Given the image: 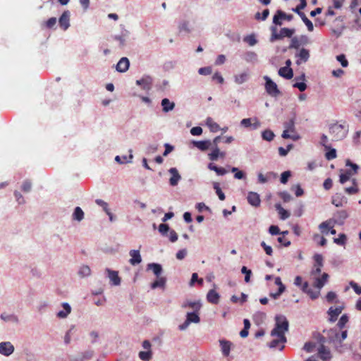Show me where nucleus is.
I'll use <instances>...</instances> for the list:
<instances>
[{
	"instance_id": "6",
	"label": "nucleus",
	"mask_w": 361,
	"mask_h": 361,
	"mask_svg": "<svg viewBox=\"0 0 361 361\" xmlns=\"http://www.w3.org/2000/svg\"><path fill=\"white\" fill-rule=\"evenodd\" d=\"M285 130L282 133V137L284 139L290 138L296 140L299 138L298 135H290L289 133H295V121L293 118L290 119L284 123Z\"/></svg>"
},
{
	"instance_id": "14",
	"label": "nucleus",
	"mask_w": 361,
	"mask_h": 361,
	"mask_svg": "<svg viewBox=\"0 0 361 361\" xmlns=\"http://www.w3.org/2000/svg\"><path fill=\"white\" fill-rule=\"evenodd\" d=\"M278 17H281L282 19L290 21L293 18V16L291 14H287L281 10H278L273 18V23L276 25H281V23L278 22Z\"/></svg>"
},
{
	"instance_id": "44",
	"label": "nucleus",
	"mask_w": 361,
	"mask_h": 361,
	"mask_svg": "<svg viewBox=\"0 0 361 361\" xmlns=\"http://www.w3.org/2000/svg\"><path fill=\"white\" fill-rule=\"evenodd\" d=\"M274 136V133L270 130H265L262 133V139L267 141L273 140Z\"/></svg>"
},
{
	"instance_id": "30",
	"label": "nucleus",
	"mask_w": 361,
	"mask_h": 361,
	"mask_svg": "<svg viewBox=\"0 0 361 361\" xmlns=\"http://www.w3.org/2000/svg\"><path fill=\"white\" fill-rule=\"evenodd\" d=\"M343 304L331 307L328 310L329 316H338L343 310Z\"/></svg>"
},
{
	"instance_id": "39",
	"label": "nucleus",
	"mask_w": 361,
	"mask_h": 361,
	"mask_svg": "<svg viewBox=\"0 0 361 361\" xmlns=\"http://www.w3.org/2000/svg\"><path fill=\"white\" fill-rule=\"evenodd\" d=\"M139 358L142 361H149L152 357V350H146V351H140L138 353Z\"/></svg>"
},
{
	"instance_id": "50",
	"label": "nucleus",
	"mask_w": 361,
	"mask_h": 361,
	"mask_svg": "<svg viewBox=\"0 0 361 361\" xmlns=\"http://www.w3.org/2000/svg\"><path fill=\"white\" fill-rule=\"evenodd\" d=\"M241 272L244 274L245 276V281L248 283L250 280V276L252 275V271L250 269H248L246 267L243 266L241 269Z\"/></svg>"
},
{
	"instance_id": "46",
	"label": "nucleus",
	"mask_w": 361,
	"mask_h": 361,
	"mask_svg": "<svg viewBox=\"0 0 361 361\" xmlns=\"http://www.w3.org/2000/svg\"><path fill=\"white\" fill-rule=\"evenodd\" d=\"M269 10L268 8L267 9H264L262 13V16H261V13L257 12L256 13L255 16V18L256 20H265L267 17L269 16Z\"/></svg>"
},
{
	"instance_id": "3",
	"label": "nucleus",
	"mask_w": 361,
	"mask_h": 361,
	"mask_svg": "<svg viewBox=\"0 0 361 361\" xmlns=\"http://www.w3.org/2000/svg\"><path fill=\"white\" fill-rule=\"evenodd\" d=\"M288 330V322L286 317H276L275 327L271 331V336L276 337H286L285 333Z\"/></svg>"
},
{
	"instance_id": "58",
	"label": "nucleus",
	"mask_w": 361,
	"mask_h": 361,
	"mask_svg": "<svg viewBox=\"0 0 361 361\" xmlns=\"http://www.w3.org/2000/svg\"><path fill=\"white\" fill-rule=\"evenodd\" d=\"M198 73H199V74L203 75H210L212 73V68L211 67L200 68L198 70Z\"/></svg>"
},
{
	"instance_id": "43",
	"label": "nucleus",
	"mask_w": 361,
	"mask_h": 361,
	"mask_svg": "<svg viewBox=\"0 0 361 361\" xmlns=\"http://www.w3.org/2000/svg\"><path fill=\"white\" fill-rule=\"evenodd\" d=\"M64 310H61L57 313L56 316H67L71 312V307L69 304L64 302L62 305Z\"/></svg>"
},
{
	"instance_id": "13",
	"label": "nucleus",
	"mask_w": 361,
	"mask_h": 361,
	"mask_svg": "<svg viewBox=\"0 0 361 361\" xmlns=\"http://www.w3.org/2000/svg\"><path fill=\"white\" fill-rule=\"evenodd\" d=\"M319 357L324 361L329 360L331 358V351L323 343L317 349Z\"/></svg>"
},
{
	"instance_id": "5",
	"label": "nucleus",
	"mask_w": 361,
	"mask_h": 361,
	"mask_svg": "<svg viewBox=\"0 0 361 361\" xmlns=\"http://www.w3.org/2000/svg\"><path fill=\"white\" fill-rule=\"evenodd\" d=\"M329 132L332 135L334 141H338L345 137L348 129L341 124L334 123L329 128Z\"/></svg>"
},
{
	"instance_id": "62",
	"label": "nucleus",
	"mask_w": 361,
	"mask_h": 361,
	"mask_svg": "<svg viewBox=\"0 0 361 361\" xmlns=\"http://www.w3.org/2000/svg\"><path fill=\"white\" fill-rule=\"evenodd\" d=\"M190 133L192 135H200L202 133V128L199 126L193 127L190 130Z\"/></svg>"
},
{
	"instance_id": "2",
	"label": "nucleus",
	"mask_w": 361,
	"mask_h": 361,
	"mask_svg": "<svg viewBox=\"0 0 361 361\" xmlns=\"http://www.w3.org/2000/svg\"><path fill=\"white\" fill-rule=\"evenodd\" d=\"M348 322V317H340L336 326L331 329L327 333L329 341L334 344V346L339 353H343L342 342L348 336L347 329H344Z\"/></svg>"
},
{
	"instance_id": "54",
	"label": "nucleus",
	"mask_w": 361,
	"mask_h": 361,
	"mask_svg": "<svg viewBox=\"0 0 361 361\" xmlns=\"http://www.w3.org/2000/svg\"><path fill=\"white\" fill-rule=\"evenodd\" d=\"M334 243L343 245L345 243L346 241V235L343 233H341L337 238H334Z\"/></svg>"
},
{
	"instance_id": "57",
	"label": "nucleus",
	"mask_w": 361,
	"mask_h": 361,
	"mask_svg": "<svg viewBox=\"0 0 361 361\" xmlns=\"http://www.w3.org/2000/svg\"><path fill=\"white\" fill-rule=\"evenodd\" d=\"M31 188H32V184H31L30 181L25 180L23 182L21 188L23 192H28L31 190Z\"/></svg>"
},
{
	"instance_id": "37",
	"label": "nucleus",
	"mask_w": 361,
	"mask_h": 361,
	"mask_svg": "<svg viewBox=\"0 0 361 361\" xmlns=\"http://www.w3.org/2000/svg\"><path fill=\"white\" fill-rule=\"evenodd\" d=\"M286 342V337H276V338L274 339L269 343V347L270 348H275L279 346L280 343H284Z\"/></svg>"
},
{
	"instance_id": "47",
	"label": "nucleus",
	"mask_w": 361,
	"mask_h": 361,
	"mask_svg": "<svg viewBox=\"0 0 361 361\" xmlns=\"http://www.w3.org/2000/svg\"><path fill=\"white\" fill-rule=\"evenodd\" d=\"M78 274L82 277L88 276L91 274V269L88 266L84 265L80 267Z\"/></svg>"
},
{
	"instance_id": "42",
	"label": "nucleus",
	"mask_w": 361,
	"mask_h": 361,
	"mask_svg": "<svg viewBox=\"0 0 361 361\" xmlns=\"http://www.w3.org/2000/svg\"><path fill=\"white\" fill-rule=\"evenodd\" d=\"M213 188L215 190L216 193L218 195L219 200L221 201H224L226 198V196H225L224 193L222 192V190L219 186V183L214 182L213 183Z\"/></svg>"
},
{
	"instance_id": "36",
	"label": "nucleus",
	"mask_w": 361,
	"mask_h": 361,
	"mask_svg": "<svg viewBox=\"0 0 361 361\" xmlns=\"http://www.w3.org/2000/svg\"><path fill=\"white\" fill-rule=\"evenodd\" d=\"M208 169L211 171H214L219 176H224L227 173V171L222 167H218L212 163L209 164Z\"/></svg>"
},
{
	"instance_id": "55",
	"label": "nucleus",
	"mask_w": 361,
	"mask_h": 361,
	"mask_svg": "<svg viewBox=\"0 0 361 361\" xmlns=\"http://www.w3.org/2000/svg\"><path fill=\"white\" fill-rule=\"evenodd\" d=\"M290 176L291 174L289 171L283 172L281 176V183L283 184H286L288 182V178L290 177Z\"/></svg>"
},
{
	"instance_id": "23",
	"label": "nucleus",
	"mask_w": 361,
	"mask_h": 361,
	"mask_svg": "<svg viewBox=\"0 0 361 361\" xmlns=\"http://www.w3.org/2000/svg\"><path fill=\"white\" fill-rule=\"evenodd\" d=\"M279 75L286 79H291L293 76V71L290 67H281L279 70Z\"/></svg>"
},
{
	"instance_id": "15",
	"label": "nucleus",
	"mask_w": 361,
	"mask_h": 361,
	"mask_svg": "<svg viewBox=\"0 0 361 361\" xmlns=\"http://www.w3.org/2000/svg\"><path fill=\"white\" fill-rule=\"evenodd\" d=\"M219 344L222 354L226 357L228 356L233 343L229 341L221 339L219 340Z\"/></svg>"
},
{
	"instance_id": "31",
	"label": "nucleus",
	"mask_w": 361,
	"mask_h": 361,
	"mask_svg": "<svg viewBox=\"0 0 361 361\" xmlns=\"http://www.w3.org/2000/svg\"><path fill=\"white\" fill-rule=\"evenodd\" d=\"M192 143L194 146L202 151H206L211 145V142L209 140L193 141Z\"/></svg>"
},
{
	"instance_id": "51",
	"label": "nucleus",
	"mask_w": 361,
	"mask_h": 361,
	"mask_svg": "<svg viewBox=\"0 0 361 361\" xmlns=\"http://www.w3.org/2000/svg\"><path fill=\"white\" fill-rule=\"evenodd\" d=\"M329 150L326 153L325 157L327 160H332L335 158H336V151L335 149L331 148L329 149Z\"/></svg>"
},
{
	"instance_id": "61",
	"label": "nucleus",
	"mask_w": 361,
	"mask_h": 361,
	"mask_svg": "<svg viewBox=\"0 0 361 361\" xmlns=\"http://www.w3.org/2000/svg\"><path fill=\"white\" fill-rule=\"evenodd\" d=\"M169 231V226L166 224H161L159 226V231L162 234L165 235Z\"/></svg>"
},
{
	"instance_id": "4",
	"label": "nucleus",
	"mask_w": 361,
	"mask_h": 361,
	"mask_svg": "<svg viewBox=\"0 0 361 361\" xmlns=\"http://www.w3.org/2000/svg\"><path fill=\"white\" fill-rule=\"evenodd\" d=\"M276 27L272 26L271 27V35L270 38L271 42H274L276 40L282 39L284 37H292L293 34L295 33V29H290L287 27H283L280 30L279 33L276 32Z\"/></svg>"
},
{
	"instance_id": "21",
	"label": "nucleus",
	"mask_w": 361,
	"mask_h": 361,
	"mask_svg": "<svg viewBox=\"0 0 361 361\" xmlns=\"http://www.w3.org/2000/svg\"><path fill=\"white\" fill-rule=\"evenodd\" d=\"M129 254L131 257L129 262L132 265H136L141 262L142 258L139 250H132Z\"/></svg>"
},
{
	"instance_id": "49",
	"label": "nucleus",
	"mask_w": 361,
	"mask_h": 361,
	"mask_svg": "<svg viewBox=\"0 0 361 361\" xmlns=\"http://www.w3.org/2000/svg\"><path fill=\"white\" fill-rule=\"evenodd\" d=\"M300 4L298 6H297L296 8H293V11L298 13V15L300 13H303L302 11H301V10L304 9L307 6L306 0H300Z\"/></svg>"
},
{
	"instance_id": "64",
	"label": "nucleus",
	"mask_w": 361,
	"mask_h": 361,
	"mask_svg": "<svg viewBox=\"0 0 361 361\" xmlns=\"http://www.w3.org/2000/svg\"><path fill=\"white\" fill-rule=\"evenodd\" d=\"M278 242L285 247H288L290 245V241L286 238L284 236L279 237Z\"/></svg>"
},
{
	"instance_id": "38",
	"label": "nucleus",
	"mask_w": 361,
	"mask_h": 361,
	"mask_svg": "<svg viewBox=\"0 0 361 361\" xmlns=\"http://www.w3.org/2000/svg\"><path fill=\"white\" fill-rule=\"evenodd\" d=\"M299 16L301 18L303 23L306 25L307 30L310 32L313 31L314 26L311 20H310L304 13H299Z\"/></svg>"
},
{
	"instance_id": "60",
	"label": "nucleus",
	"mask_w": 361,
	"mask_h": 361,
	"mask_svg": "<svg viewBox=\"0 0 361 361\" xmlns=\"http://www.w3.org/2000/svg\"><path fill=\"white\" fill-rule=\"evenodd\" d=\"M261 246L264 248L265 252L268 255H271L273 253V250L271 246L267 245L265 242L262 241L261 243Z\"/></svg>"
},
{
	"instance_id": "1",
	"label": "nucleus",
	"mask_w": 361,
	"mask_h": 361,
	"mask_svg": "<svg viewBox=\"0 0 361 361\" xmlns=\"http://www.w3.org/2000/svg\"><path fill=\"white\" fill-rule=\"evenodd\" d=\"M314 264L310 271V276L313 279V286L316 290H312L309 283L305 281L302 286V291L307 293L312 299L317 298L320 295V290L327 282L329 276L324 272L320 276L322 268L323 267V257L322 255L316 254L314 255Z\"/></svg>"
},
{
	"instance_id": "52",
	"label": "nucleus",
	"mask_w": 361,
	"mask_h": 361,
	"mask_svg": "<svg viewBox=\"0 0 361 361\" xmlns=\"http://www.w3.org/2000/svg\"><path fill=\"white\" fill-rule=\"evenodd\" d=\"M94 355V351L89 350L82 353L80 361H83L85 360H90L92 357Z\"/></svg>"
},
{
	"instance_id": "17",
	"label": "nucleus",
	"mask_w": 361,
	"mask_h": 361,
	"mask_svg": "<svg viewBox=\"0 0 361 361\" xmlns=\"http://www.w3.org/2000/svg\"><path fill=\"white\" fill-rule=\"evenodd\" d=\"M69 20H70V13L68 11H64L61 17L59 18V25L64 30H67L69 27Z\"/></svg>"
},
{
	"instance_id": "26",
	"label": "nucleus",
	"mask_w": 361,
	"mask_h": 361,
	"mask_svg": "<svg viewBox=\"0 0 361 361\" xmlns=\"http://www.w3.org/2000/svg\"><path fill=\"white\" fill-rule=\"evenodd\" d=\"M147 269L152 270L154 274L159 278L162 273V267L161 264L157 263H150L147 265Z\"/></svg>"
},
{
	"instance_id": "8",
	"label": "nucleus",
	"mask_w": 361,
	"mask_h": 361,
	"mask_svg": "<svg viewBox=\"0 0 361 361\" xmlns=\"http://www.w3.org/2000/svg\"><path fill=\"white\" fill-rule=\"evenodd\" d=\"M310 57V50L305 48H301L295 54L296 59L295 63L298 66L306 63Z\"/></svg>"
},
{
	"instance_id": "33",
	"label": "nucleus",
	"mask_w": 361,
	"mask_h": 361,
	"mask_svg": "<svg viewBox=\"0 0 361 361\" xmlns=\"http://www.w3.org/2000/svg\"><path fill=\"white\" fill-rule=\"evenodd\" d=\"M353 185L350 187H347L344 189L345 193L348 195H355L359 192V188L357 186V183L356 179L353 178L352 180Z\"/></svg>"
},
{
	"instance_id": "56",
	"label": "nucleus",
	"mask_w": 361,
	"mask_h": 361,
	"mask_svg": "<svg viewBox=\"0 0 361 361\" xmlns=\"http://www.w3.org/2000/svg\"><path fill=\"white\" fill-rule=\"evenodd\" d=\"M279 195L285 202H288L292 199L291 195L286 191L279 192Z\"/></svg>"
},
{
	"instance_id": "40",
	"label": "nucleus",
	"mask_w": 361,
	"mask_h": 361,
	"mask_svg": "<svg viewBox=\"0 0 361 361\" xmlns=\"http://www.w3.org/2000/svg\"><path fill=\"white\" fill-rule=\"evenodd\" d=\"M84 218V212L82 209L79 207H75L74 212L73 214V219L80 221Z\"/></svg>"
},
{
	"instance_id": "27",
	"label": "nucleus",
	"mask_w": 361,
	"mask_h": 361,
	"mask_svg": "<svg viewBox=\"0 0 361 361\" xmlns=\"http://www.w3.org/2000/svg\"><path fill=\"white\" fill-rule=\"evenodd\" d=\"M206 124L209 128L210 131L213 133H216L221 129L219 125L216 123L211 117H208L206 119Z\"/></svg>"
},
{
	"instance_id": "16",
	"label": "nucleus",
	"mask_w": 361,
	"mask_h": 361,
	"mask_svg": "<svg viewBox=\"0 0 361 361\" xmlns=\"http://www.w3.org/2000/svg\"><path fill=\"white\" fill-rule=\"evenodd\" d=\"M106 271L108 274V277L114 286H118L121 283V278L118 276V273L116 271H113L109 269H106Z\"/></svg>"
},
{
	"instance_id": "35",
	"label": "nucleus",
	"mask_w": 361,
	"mask_h": 361,
	"mask_svg": "<svg viewBox=\"0 0 361 361\" xmlns=\"http://www.w3.org/2000/svg\"><path fill=\"white\" fill-rule=\"evenodd\" d=\"M137 85H142L144 90H149L152 84V79L150 78H142L136 81Z\"/></svg>"
},
{
	"instance_id": "19",
	"label": "nucleus",
	"mask_w": 361,
	"mask_h": 361,
	"mask_svg": "<svg viewBox=\"0 0 361 361\" xmlns=\"http://www.w3.org/2000/svg\"><path fill=\"white\" fill-rule=\"evenodd\" d=\"M169 171L171 174V177L169 179L170 185L172 186L177 185L181 178L178 170L176 168H171Z\"/></svg>"
},
{
	"instance_id": "45",
	"label": "nucleus",
	"mask_w": 361,
	"mask_h": 361,
	"mask_svg": "<svg viewBox=\"0 0 361 361\" xmlns=\"http://www.w3.org/2000/svg\"><path fill=\"white\" fill-rule=\"evenodd\" d=\"M353 175L350 171H347L344 173L340 175L339 181L341 184H344L345 182L350 180V176Z\"/></svg>"
},
{
	"instance_id": "41",
	"label": "nucleus",
	"mask_w": 361,
	"mask_h": 361,
	"mask_svg": "<svg viewBox=\"0 0 361 361\" xmlns=\"http://www.w3.org/2000/svg\"><path fill=\"white\" fill-rule=\"evenodd\" d=\"M302 46L300 44V39L298 37H294L291 38L290 43L288 46V49H300V47Z\"/></svg>"
},
{
	"instance_id": "22",
	"label": "nucleus",
	"mask_w": 361,
	"mask_h": 361,
	"mask_svg": "<svg viewBox=\"0 0 361 361\" xmlns=\"http://www.w3.org/2000/svg\"><path fill=\"white\" fill-rule=\"evenodd\" d=\"M319 228L322 233L327 235L329 230L334 228V221L331 219L325 221L319 224Z\"/></svg>"
},
{
	"instance_id": "48",
	"label": "nucleus",
	"mask_w": 361,
	"mask_h": 361,
	"mask_svg": "<svg viewBox=\"0 0 361 361\" xmlns=\"http://www.w3.org/2000/svg\"><path fill=\"white\" fill-rule=\"evenodd\" d=\"M247 75L245 73H240L235 76V82L237 84H242L247 80Z\"/></svg>"
},
{
	"instance_id": "59",
	"label": "nucleus",
	"mask_w": 361,
	"mask_h": 361,
	"mask_svg": "<svg viewBox=\"0 0 361 361\" xmlns=\"http://www.w3.org/2000/svg\"><path fill=\"white\" fill-rule=\"evenodd\" d=\"M314 347L315 344L314 343L307 342L305 343L303 349L307 353H311L313 351Z\"/></svg>"
},
{
	"instance_id": "29",
	"label": "nucleus",
	"mask_w": 361,
	"mask_h": 361,
	"mask_svg": "<svg viewBox=\"0 0 361 361\" xmlns=\"http://www.w3.org/2000/svg\"><path fill=\"white\" fill-rule=\"evenodd\" d=\"M219 157L224 158L225 157V152H220L217 147L209 154V158L211 161H216Z\"/></svg>"
},
{
	"instance_id": "18",
	"label": "nucleus",
	"mask_w": 361,
	"mask_h": 361,
	"mask_svg": "<svg viewBox=\"0 0 361 361\" xmlns=\"http://www.w3.org/2000/svg\"><path fill=\"white\" fill-rule=\"evenodd\" d=\"M130 62L128 58H121L116 65V71L120 73H124L128 71Z\"/></svg>"
},
{
	"instance_id": "20",
	"label": "nucleus",
	"mask_w": 361,
	"mask_h": 361,
	"mask_svg": "<svg viewBox=\"0 0 361 361\" xmlns=\"http://www.w3.org/2000/svg\"><path fill=\"white\" fill-rule=\"evenodd\" d=\"M247 198L248 202L254 207H258L260 204L259 195L257 192H250Z\"/></svg>"
},
{
	"instance_id": "9",
	"label": "nucleus",
	"mask_w": 361,
	"mask_h": 361,
	"mask_svg": "<svg viewBox=\"0 0 361 361\" xmlns=\"http://www.w3.org/2000/svg\"><path fill=\"white\" fill-rule=\"evenodd\" d=\"M1 324L8 330L15 329L20 322L18 317H1Z\"/></svg>"
},
{
	"instance_id": "28",
	"label": "nucleus",
	"mask_w": 361,
	"mask_h": 361,
	"mask_svg": "<svg viewBox=\"0 0 361 361\" xmlns=\"http://www.w3.org/2000/svg\"><path fill=\"white\" fill-rule=\"evenodd\" d=\"M275 208H276V211L278 212L281 219L285 220L290 216V213L287 210L283 209L282 207V206L281 205V204H279V203L276 204Z\"/></svg>"
},
{
	"instance_id": "32",
	"label": "nucleus",
	"mask_w": 361,
	"mask_h": 361,
	"mask_svg": "<svg viewBox=\"0 0 361 361\" xmlns=\"http://www.w3.org/2000/svg\"><path fill=\"white\" fill-rule=\"evenodd\" d=\"M161 106L164 112H169L174 109L175 104L171 102L169 99L164 98L161 100Z\"/></svg>"
},
{
	"instance_id": "25",
	"label": "nucleus",
	"mask_w": 361,
	"mask_h": 361,
	"mask_svg": "<svg viewBox=\"0 0 361 361\" xmlns=\"http://www.w3.org/2000/svg\"><path fill=\"white\" fill-rule=\"evenodd\" d=\"M219 293L214 290H210L207 295L208 302L212 304H217L219 301Z\"/></svg>"
},
{
	"instance_id": "7",
	"label": "nucleus",
	"mask_w": 361,
	"mask_h": 361,
	"mask_svg": "<svg viewBox=\"0 0 361 361\" xmlns=\"http://www.w3.org/2000/svg\"><path fill=\"white\" fill-rule=\"evenodd\" d=\"M265 82V90L267 92L273 97H276L280 94L277 85L267 75L264 76Z\"/></svg>"
},
{
	"instance_id": "53",
	"label": "nucleus",
	"mask_w": 361,
	"mask_h": 361,
	"mask_svg": "<svg viewBox=\"0 0 361 361\" xmlns=\"http://www.w3.org/2000/svg\"><path fill=\"white\" fill-rule=\"evenodd\" d=\"M336 59L339 61L343 67H347L348 66V61L344 54H340L336 56Z\"/></svg>"
},
{
	"instance_id": "24",
	"label": "nucleus",
	"mask_w": 361,
	"mask_h": 361,
	"mask_svg": "<svg viewBox=\"0 0 361 361\" xmlns=\"http://www.w3.org/2000/svg\"><path fill=\"white\" fill-rule=\"evenodd\" d=\"M200 322V317H187L185 322L178 326L180 331L185 330L191 323L197 324Z\"/></svg>"
},
{
	"instance_id": "12",
	"label": "nucleus",
	"mask_w": 361,
	"mask_h": 361,
	"mask_svg": "<svg viewBox=\"0 0 361 361\" xmlns=\"http://www.w3.org/2000/svg\"><path fill=\"white\" fill-rule=\"evenodd\" d=\"M240 125L245 128L252 127L253 129H257L260 127L261 123L257 119V118H243L240 121Z\"/></svg>"
},
{
	"instance_id": "11",
	"label": "nucleus",
	"mask_w": 361,
	"mask_h": 361,
	"mask_svg": "<svg viewBox=\"0 0 361 361\" xmlns=\"http://www.w3.org/2000/svg\"><path fill=\"white\" fill-rule=\"evenodd\" d=\"M15 348L9 341H4L0 343V354L6 357L13 353Z\"/></svg>"
},
{
	"instance_id": "10",
	"label": "nucleus",
	"mask_w": 361,
	"mask_h": 361,
	"mask_svg": "<svg viewBox=\"0 0 361 361\" xmlns=\"http://www.w3.org/2000/svg\"><path fill=\"white\" fill-rule=\"evenodd\" d=\"M183 307L185 308L191 309V312H188L185 316H199L200 310L202 307V305L200 302H185Z\"/></svg>"
},
{
	"instance_id": "63",
	"label": "nucleus",
	"mask_w": 361,
	"mask_h": 361,
	"mask_svg": "<svg viewBox=\"0 0 361 361\" xmlns=\"http://www.w3.org/2000/svg\"><path fill=\"white\" fill-rule=\"evenodd\" d=\"M269 231L273 235H278V234L281 233L279 226H275V225L271 226L269 228Z\"/></svg>"
},
{
	"instance_id": "34",
	"label": "nucleus",
	"mask_w": 361,
	"mask_h": 361,
	"mask_svg": "<svg viewBox=\"0 0 361 361\" xmlns=\"http://www.w3.org/2000/svg\"><path fill=\"white\" fill-rule=\"evenodd\" d=\"M166 280V278L159 276L156 281L151 284V288L155 289L157 288H164L165 286Z\"/></svg>"
}]
</instances>
